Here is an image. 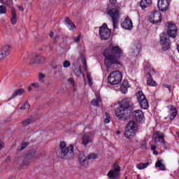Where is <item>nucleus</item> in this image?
<instances>
[{"label":"nucleus","instance_id":"1","mask_svg":"<svg viewBox=\"0 0 179 179\" xmlns=\"http://www.w3.org/2000/svg\"><path fill=\"white\" fill-rule=\"evenodd\" d=\"M103 55L105 58L104 65L106 71H110V69H114V65H121L120 59L124 55V52L120 46L110 44L105 48Z\"/></svg>","mask_w":179,"mask_h":179},{"label":"nucleus","instance_id":"2","mask_svg":"<svg viewBox=\"0 0 179 179\" xmlns=\"http://www.w3.org/2000/svg\"><path fill=\"white\" fill-rule=\"evenodd\" d=\"M109 2L110 4L107 8V13L112 20L113 29H117L118 27V22H120L121 8L118 6L117 0H109Z\"/></svg>","mask_w":179,"mask_h":179},{"label":"nucleus","instance_id":"3","mask_svg":"<svg viewBox=\"0 0 179 179\" xmlns=\"http://www.w3.org/2000/svg\"><path fill=\"white\" fill-rule=\"evenodd\" d=\"M134 108V103H132V99L125 98L123 99L120 103L119 106L115 110V114L117 118L121 120L123 117H125L128 114V110Z\"/></svg>","mask_w":179,"mask_h":179},{"label":"nucleus","instance_id":"4","mask_svg":"<svg viewBox=\"0 0 179 179\" xmlns=\"http://www.w3.org/2000/svg\"><path fill=\"white\" fill-rule=\"evenodd\" d=\"M56 155L59 159H73L75 154L73 152V145H70L66 147V143L64 141L60 142L59 148L57 151Z\"/></svg>","mask_w":179,"mask_h":179},{"label":"nucleus","instance_id":"5","mask_svg":"<svg viewBox=\"0 0 179 179\" xmlns=\"http://www.w3.org/2000/svg\"><path fill=\"white\" fill-rule=\"evenodd\" d=\"M138 128L139 126L136 122L134 120L130 121L126 126L124 136H126L128 139L135 138V135L138 132Z\"/></svg>","mask_w":179,"mask_h":179},{"label":"nucleus","instance_id":"6","mask_svg":"<svg viewBox=\"0 0 179 179\" xmlns=\"http://www.w3.org/2000/svg\"><path fill=\"white\" fill-rule=\"evenodd\" d=\"M122 80V73L120 71H112L108 76V82L110 85H120Z\"/></svg>","mask_w":179,"mask_h":179},{"label":"nucleus","instance_id":"7","mask_svg":"<svg viewBox=\"0 0 179 179\" xmlns=\"http://www.w3.org/2000/svg\"><path fill=\"white\" fill-rule=\"evenodd\" d=\"M136 97L138 102L140 104V107L143 108V110H148V108H149V103L143 92L142 91H138L136 94Z\"/></svg>","mask_w":179,"mask_h":179},{"label":"nucleus","instance_id":"8","mask_svg":"<svg viewBox=\"0 0 179 179\" xmlns=\"http://www.w3.org/2000/svg\"><path fill=\"white\" fill-rule=\"evenodd\" d=\"M99 36L101 40H108L111 36V29H108L107 24L104 23L99 27Z\"/></svg>","mask_w":179,"mask_h":179},{"label":"nucleus","instance_id":"9","mask_svg":"<svg viewBox=\"0 0 179 179\" xmlns=\"http://www.w3.org/2000/svg\"><path fill=\"white\" fill-rule=\"evenodd\" d=\"M160 44L164 51H166L170 48L171 45V41H170V36L169 34H162L160 36Z\"/></svg>","mask_w":179,"mask_h":179},{"label":"nucleus","instance_id":"10","mask_svg":"<svg viewBox=\"0 0 179 179\" xmlns=\"http://www.w3.org/2000/svg\"><path fill=\"white\" fill-rule=\"evenodd\" d=\"M166 29H167V34L169 37H171L172 38H176V36H177V25L174 24L173 22H168L165 24Z\"/></svg>","mask_w":179,"mask_h":179},{"label":"nucleus","instance_id":"11","mask_svg":"<svg viewBox=\"0 0 179 179\" xmlns=\"http://www.w3.org/2000/svg\"><path fill=\"white\" fill-rule=\"evenodd\" d=\"M36 157H38V152H37L34 150L29 151L25 155V157L22 160L23 166H29L30 160H33V159H35Z\"/></svg>","mask_w":179,"mask_h":179},{"label":"nucleus","instance_id":"12","mask_svg":"<svg viewBox=\"0 0 179 179\" xmlns=\"http://www.w3.org/2000/svg\"><path fill=\"white\" fill-rule=\"evenodd\" d=\"M120 173H121V167L117 164H114L113 169L108 173V177L110 179H120Z\"/></svg>","mask_w":179,"mask_h":179},{"label":"nucleus","instance_id":"13","mask_svg":"<svg viewBox=\"0 0 179 179\" xmlns=\"http://www.w3.org/2000/svg\"><path fill=\"white\" fill-rule=\"evenodd\" d=\"M12 51V48L10 45H3L0 50V61H3L6 59V57L10 55V52Z\"/></svg>","mask_w":179,"mask_h":179},{"label":"nucleus","instance_id":"14","mask_svg":"<svg viewBox=\"0 0 179 179\" xmlns=\"http://www.w3.org/2000/svg\"><path fill=\"white\" fill-rule=\"evenodd\" d=\"M12 51V48L10 45H3L0 50V61H3L6 59V57L10 55V52Z\"/></svg>","mask_w":179,"mask_h":179},{"label":"nucleus","instance_id":"15","mask_svg":"<svg viewBox=\"0 0 179 179\" xmlns=\"http://www.w3.org/2000/svg\"><path fill=\"white\" fill-rule=\"evenodd\" d=\"M93 139H94V133H85L83 136L82 143L84 146H87L89 143L93 142Z\"/></svg>","mask_w":179,"mask_h":179},{"label":"nucleus","instance_id":"16","mask_svg":"<svg viewBox=\"0 0 179 179\" xmlns=\"http://www.w3.org/2000/svg\"><path fill=\"white\" fill-rule=\"evenodd\" d=\"M131 115L134 120L137 122H143V121H145V114H143V112L141 110L133 111Z\"/></svg>","mask_w":179,"mask_h":179},{"label":"nucleus","instance_id":"17","mask_svg":"<svg viewBox=\"0 0 179 179\" xmlns=\"http://www.w3.org/2000/svg\"><path fill=\"white\" fill-rule=\"evenodd\" d=\"M162 14L157 11H155L150 16V22L151 23L157 24L158 23H160L162 20Z\"/></svg>","mask_w":179,"mask_h":179},{"label":"nucleus","instance_id":"18","mask_svg":"<svg viewBox=\"0 0 179 179\" xmlns=\"http://www.w3.org/2000/svg\"><path fill=\"white\" fill-rule=\"evenodd\" d=\"M170 6V3L169 0H159L157 3L158 9L161 10V12H166L169 10V6Z\"/></svg>","mask_w":179,"mask_h":179},{"label":"nucleus","instance_id":"19","mask_svg":"<svg viewBox=\"0 0 179 179\" xmlns=\"http://www.w3.org/2000/svg\"><path fill=\"white\" fill-rule=\"evenodd\" d=\"M141 48H142V45H141V43L139 41L135 42V43L131 48L132 54L134 57H138V55H139Z\"/></svg>","mask_w":179,"mask_h":179},{"label":"nucleus","instance_id":"20","mask_svg":"<svg viewBox=\"0 0 179 179\" xmlns=\"http://www.w3.org/2000/svg\"><path fill=\"white\" fill-rule=\"evenodd\" d=\"M121 26L123 29H125V30H132L134 28L132 21L128 17L125 18V20L122 22Z\"/></svg>","mask_w":179,"mask_h":179},{"label":"nucleus","instance_id":"21","mask_svg":"<svg viewBox=\"0 0 179 179\" xmlns=\"http://www.w3.org/2000/svg\"><path fill=\"white\" fill-rule=\"evenodd\" d=\"M78 160L82 167H87V166H89V162L87 161V158L85 156V155H83V153L79 154Z\"/></svg>","mask_w":179,"mask_h":179},{"label":"nucleus","instance_id":"22","mask_svg":"<svg viewBox=\"0 0 179 179\" xmlns=\"http://www.w3.org/2000/svg\"><path fill=\"white\" fill-rule=\"evenodd\" d=\"M43 61H45V58H44V57L39 55H35L34 59H32L31 61V64L38 65V64H42Z\"/></svg>","mask_w":179,"mask_h":179},{"label":"nucleus","instance_id":"23","mask_svg":"<svg viewBox=\"0 0 179 179\" xmlns=\"http://www.w3.org/2000/svg\"><path fill=\"white\" fill-rule=\"evenodd\" d=\"M146 77H147V85L148 86H154V87L157 86V83L153 80V78H152V74H150V73H148L146 74Z\"/></svg>","mask_w":179,"mask_h":179},{"label":"nucleus","instance_id":"24","mask_svg":"<svg viewBox=\"0 0 179 179\" xmlns=\"http://www.w3.org/2000/svg\"><path fill=\"white\" fill-rule=\"evenodd\" d=\"M64 23L66 26H67V27L69 29V30H73V29H76L75 24H73V22L69 20V17L65 18Z\"/></svg>","mask_w":179,"mask_h":179},{"label":"nucleus","instance_id":"25","mask_svg":"<svg viewBox=\"0 0 179 179\" xmlns=\"http://www.w3.org/2000/svg\"><path fill=\"white\" fill-rule=\"evenodd\" d=\"M150 3H152V0H141L140 2V6L143 10H145L146 8L150 6Z\"/></svg>","mask_w":179,"mask_h":179},{"label":"nucleus","instance_id":"26","mask_svg":"<svg viewBox=\"0 0 179 179\" xmlns=\"http://www.w3.org/2000/svg\"><path fill=\"white\" fill-rule=\"evenodd\" d=\"M11 15H12L11 20H10L11 24H16V23L17 22V15H16V9H15V8H11Z\"/></svg>","mask_w":179,"mask_h":179},{"label":"nucleus","instance_id":"27","mask_svg":"<svg viewBox=\"0 0 179 179\" xmlns=\"http://www.w3.org/2000/svg\"><path fill=\"white\" fill-rule=\"evenodd\" d=\"M23 93H24V89L21 88V89L15 90L14 92V93L13 94L12 96L8 99V101H10V100L15 99V97H16L17 96H22V94H23Z\"/></svg>","mask_w":179,"mask_h":179},{"label":"nucleus","instance_id":"28","mask_svg":"<svg viewBox=\"0 0 179 179\" xmlns=\"http://www.w3.org/2000/svg\"><path fill=\"white\" fill-rule=\"evenodd\" d=\"M170 120L173 121L176 117H177V108L174 106H171L170 108Z\"/></svg>","mask_w":179,"mask_h":179},{"label":"nucleus","instance_id":"29","mask_svg":"<svg viewBox=\"0 0 179 179\" xmlns=\"http://www.w3.org/2000/svg\"><path fill=\"white\" fill-rule=\"evenodd\" d=\"M40 89V84L38 83H34L28 87V92L34 90H38Z\"/></svg>","mask_w":179,"mask_h":179},{"label":"nucleus","instance_id":"30","mask_svg":"<svg viewBox=\"0 0 179 179\" xmlns=\"http://www.w3.org/2000/svg\"><path fill=\"white\" fill-rule=\"evenodd\" d=\"M155 167H159V169H160V170H162L163 171L166 170V166H164V164H163V160L162 159L157 160V162L155 164Z\"/></svg>","mask_w":179,"mask_h":179},{"label":"nucleus","instance_id":"31","mask_svg":"<svg viewBox=\"0 0 179 179\" xmlns=\"http://www.w3.org/2000/svg\"><path fill=\"white\" fill-rule=\"evenodd\" d=\"M34 121H36L35 118H29L22 121V124L23 127H27V125H30V124H33Z\"/></svg>","mask_w":179,"mask_h":179},{"label":"nucleus","instance_id":"32","mask_svg":"<svg viewBox=\"0 0 179 179\" xmlns=\"http://www.w3.org/2000/svg\"><path fill=\"white\" fill-rule=\"evenodd\" d=\"M149 162H146V163H140L136 165L137 169H138V170H143V169H146V167H148L149 166Z\"/></svg>","mask_w":179,"mask_h":179},{"label":"nucleus","instance_id":"33","mask_svg":"<svg viewBox=\"0 0 179 179\" xmlns=\"http://www.w3.org/2000/svg\"><path fill=\"white\" fill-rule=\"evenodd\" d=\"M100 101H101V99L100 97H97L96 99H93L91 101L92 106H95L96 107H99V104H100Z\"/></svg>","mask_w":179,"mask_h":179},{"label":"nucleus","instance_id":"34","mask_svg":"<svg viewBox=\"0 0 179 179\" xmlns=\"http://www.w3.org/2000/svg\"><path fill=\"white\" fill-rule=\"evenodd\" d=\"M29 142H22L21 144V148L18 149V152H22V150H24L27 146H29Z\"/></svg>","mask_w":179,"mask_h":179},{"label":"nucleus","instance_id":"35","mask_svg":"<svg viewBox=\"0 0 179 179\" xmlns=\"http://www.w3.org/2000/svg\"><path fill=\"white\" fill-rule=\"evenodd\" d=\"M97 159V155L95 153H90L87 155V160L96 159Z\"/></svg>","mask_w":179,"mask_h":179},{"label":"nucleus","instance_id":"36","mask_svg":"<svg viewBox=\"0 0 179 179\" xmlns=\"http://www.w3.org/2000/svg\"><path fill=\"white\" fill-rule=\"evenodd\" d=\"M6 7L3 5L0 6V14L6 15Z\"/></svg>","mask_w":179,"mask_h":179},{"label":"nucleus","instance_id":"37","mask_svg":"<svg viewBox=\"0 0 179 179\" xmlns=\"http://www.w3.org/2000/svg\"><path fill=\"white\" fill-rule=\"evenodd\" d=\"M30 108V104L28 102H25L22 106L20 107V110H29Z\"/></svg>","mask_w":179,"mask_h":179},{"label":"nucleus","instance_id":"38","mask_svg":"<svg viewBox=\"0 0 179 179\" xmlns=\"http://www.w3.org/2000/svg\"><path fill=\"white\" fill-rule=\"evenodd\" d=\"M44 79H45V75L40 73L38 76V80L41 83H44Z\"/></svg>","mask_w":179,"mask_h":179},{"label":"nucleus","instance_id":"39","mask_svg":"<svg viewBox=\"0 0 179 179\" xmlns=\"http://www.w3.org/2000/svg\"><path fill=\"white\" fill-rule=\"evenodd\" d=\"M105 115L106 116V118L104 121L105 124H108V122H110V121H111V118L110 117V115H108V113H107V112L105 113Z\"/></svg>","mask_w":179,"mask_h":179},{"label":"nucleus","instance_id":"40","mask_svg":"<svg viewBox=\"0 0 179 179\" xmlns=\"http://www.w3.org/2000/svg\"><path fill=\"white\" fill-rule=\"evenodd\" d=\"M82 63L85 71H87V65L86 64V59L85 57L82 58Z\"/></svg>","mask_w":179,"mask_h":179},{"label":"nucleus","instance_id":"41","mask_svg":"<svg viewBox=\"0 0 179 179\" xmlns=\"http://www.w3.org/2000/svg\"><path fill=\"white\" fill-rule=\"evenodd\" d=\"M120 91L122 92V93H124L125 94V93L128 92V87H124L121 85Z\"/></svg>","mask_w":179,"mask_h":179},{"label":"nucleus","instance_id":"42","mask_svg":"<svg viewBox=\"0 0 179 179\" xmlns=\"http://www.w3.org/2000/svg\"><path fill=\"white\" fill-rule=\"evenodd\" d=\"M157 138H158V139H161V141H162L163 145H164V146H166V141H164V136H163V135H159V136H157Z\"/></svg>","mask_w":179,"mask_h":179},{"label":"nucleus","instance_id":"43","mask_svg":"<svg viewBox=\"0 0 179 179\" xmlns=\"http://www.w3.org/2000/svg\"><path fill=\"white\" fill-rule=\"evenodd\" d=\"M63 66L64 68H69L71 66V62L68 60L64 61Z\"/></svg>","mask_w":179,"mask_h":179},{"label":"nucleus","instance_id":"44","mask_svg":"<svg viewBox=\"0 0 179 179\" xmlns=\"http://www.w3.org/2000/svg\"><path fill=\"white\" fill-rule=\"evenodd\" d=\"M122 86L124 87H129V86L128 85V80H124L122 82Z\"/></svg>","mask_w":179,"mask_h":179},{"label":"nucleus","instance_id":"45","mask_svg":"<svg viewBox=\"0 0 179 179\" xmlns=\"http://www.w3.org/2000/svg\"><path fill=\"white\" fill-rule=\"evenodd\" d=\"M80 41V35L74 38V43H79Z\"/></svg>","mask_w":179,"mask_h":179},{"label":"nucleus","instance_id":"46","mask_svg":"<svg viewBox=\"0 0 179 179\" xmlns=\"http://www.w3.org/2000/svg\"><path fill=\"white\" fill-rule=\"evenodd\" d=\"M4 147H5V143H3V141L0 140V150H1L2 148Z\"/></svg>","mask_w":179,"mask_h":179},{"label":"nucleus","instance_id":"47","mask_svg":"<svg viewBox=\"0 0 179 179\" xmlns=\"http://www.w3.org/2000/svg\"><path fill=\"white\" fill-rule=\"evenodd\" d=\"M87 79H88L90 86H92V85H93V82H92V78H90V76H87Z\"/></svg>","mask_w":179,"mask_h":179},{"label":"nucleus","instance_id":"48","mask_svg":"<svg viewBox=\"0 0 179 179\" xmlns=\"http://www.w3.org/2000/svg\"><path fill=\"white\" fill-rule=\"evenodd\" d=\"M164 87H166V89H169V92L171 90V85H169L167 84H164Z\"/></svg>","mask_w":179,"mask_h":179},{"label":"nucleus","instance_id":"49","mask_svg":"<svg viewBox=\"0 0 179 179\" xmlns=\"http://www.w3.org/2000/svg\"><path fill=\"white\" fill-rule=\"evenodd\" d=\"M59 40V35H56L54 39L55 43H57Z\"/></svg>","mask_w":179,"mask_h":179},{"label":"nucleus","instance_id":"50","mask_svg":"<svg viewBox=\"0 0 179 179\" xmlns=\"http://www.w3.org/2000/svg\"><path fill=\"white\" fill-rule=\"evenodd\" d=\"M69 82L71 83V85H75V81L73 80V78H69Z\"/></svg>","mask_w":179,"mask_h":179},{"label":"nucleus","instance_id":"51","mask_svg":"<svg viewBox=\"0 0 179 179\" xmlns=\"http://www.w3.org/2000/svg\"><path fill=\"white\" fill-rule=\"evenodd\" d=\"M6 163H9V162H10V157H7L6 158Z\"/></svg>","mask_w":179,"mask_h":179},{"label":"nucleus","instance_id":"52","mask_svg":"<svg viewBox=\"0 0 179 179\" xmlns=\"http://www.w3.org/2000/svg\"><path fill=\"white\" fill-rule=\"evenodd\" d=\"M150 68V64L145 65V69H149Z\"/></svg>","mask_w":179,"mask_h":179},{"label":"nucleus","instance_id":"53","mask_svg":"<svg viewBox=\"0 0 179 179\" xmlns=\"http://www.w3.org/2000/svg\"><path fill=\"white\" fill-rule=\"evenodd\" d=\"M156 149H157L156 145H152L151 146V150H156Z\"/></svg>","mask_w":179,"mask_h":179},{"label":"nucleus","instance_id":"54","mask_svg":"<svg viewBox=\"0 0 179 179\" xmlns=\"http://www.w3.org/2000/svg\"><path fill=\"white\" fill-rule=\"evenodd\" d=\"M18 8H19L20 10H22V12H23L24 10V8H23V6H20Z\"/></svg>","mask_w":179,"mask_h":179},{"label":"nucleus","instance_id":"55","mask_svg":"<svg viewBox=\"0 0 179 179\" xmlns=\"http://www.w3.org/2000/svg\"><path fill=\"white\" fill-rule=\"evenodd\" d=\"M50 37H51V38L54 37V32L53 31L50 32Z\"/></svg>","mask_w":179,"mask_h":179},{"label":"nucleus","instance_id":"56","mask_svg":"<svg viewBox=\"0 0 179 179\" xmlns=\"http://www.w3.org/2000/svg\"><path fill=\"white\" fill-rule=\"evenodd\" d=\"M153 153H154L156 156H157V155H158L157 151H156L155 150H153Z\"/></svg>","mask_w":179,"mask_h":179},{"label":"nucleus","instance_id":"57","mask_svg":"<svg viewBox=\"0 0 179 179\" xmlns=\"http://www.w3.org/2000/svg\"><path fill=\"white\" fill-rule=\"evenodd\" d=\"M1 3H6V0H1Z\"/></svg>","mask_w":179,"mask_h":179},{"label":"nucleus","instance_id":"58","mask_svg":"<svg viewBox=\"0 0 179 179\" xmlns=\"http://www.w3.org/2000/svg\"><path fill=\"white\" fill-rule=\"evenodd\" d=\"M177 50H178V51L179 52V41H178V44H177Z\"/></svg>","mask_w":179,"mask_h":179},{"label":"nucleus","instance_id":"59","mask_svg":"<svg viewBox=\"0 0 179 179\" xmlns=\"http://www.w3.org/2000/svg\"><path fill=\"white\" fill-rule=\"evenodd\" d=\"M82 73V70L79 69L78 75H80Z\"/></svg>","mask_w":179,"mask_h":179},{"label":"nucleus","instance_id":"60","mask_svg":"<svg viewBox=\"0 0 179 179\" xmlns=\"http://www.w3.org/2000/svg\"><path fill=\"white\" fill-rule=\"evenodd\" d=\"M155 134H156V135L159 136V134H160V131H156Z\"/></svg>","mask_w":179,"mask_h":179},{"label":"nucleus","instance_id":"61","mask_svg":"<svg viewBox=\"0 0 179 179\" xmlns=\"http://www.w3.org/2000/svg\"><path fill=\"white\" fill-rule=\"evenodd\" d=\"M57 68H58V66H53V69H57Z\"/></svg>","mask_w":179,"mask_h":179},{"label":"nucleus","instance_id":"62","mask_svg":"<svg viewBox=\"0 0 179 179\" xmlns=\"http://www.w3.org/2000/svg\"><path fill=\"white\" fill-rule=\"evenodd\" d=\"M117 134H120V131H117Z\"/></svg>","mask_w":179,"mask_h":179}]
</instances>
